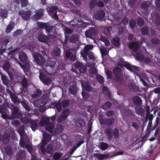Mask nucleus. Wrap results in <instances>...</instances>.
<instances>
[{"mask_svg":"<svg viewBox=\"0 0 160 160\" xmlns=\"http://www.w3.org/2000/svg\"><path fill=\"white\" fill-rule=\"evenodd\" d=\"M115 73V79L116 82L122 83L123 81V75L121 74V70L118 68H115L113 70Z\"/></svg>","mask_w":160,"mask_h":160,"instance_id":"dca6fc26","label":"nucleus"},{"mask_svg":"<svg viewBox=\"0 0 160 160\" xmlns=\"http://www.w3.org/2000/svg\"><path fill=\"white\" fill-rule=\"evenodd\" d=\"M141 52H137L136 53L135 57L136 59L139 61H142L144 59V61L145 63L148 64L151 62V59L150 57H146L145 58L144 54L146 56L148 55L149 57H151V55L149 54L146 49L144 47L141 48Z\"/></svg>","mask_w":160,"mask_h":160,"instance_id":"20e7f679","label":"nucleus"},{"mask_svg":"<svg viewBox=\"0 0 160 160\" xmlns=\"http://www.w3.org/2000/svg\"><path fill=\"white\" fill-rule=\"evenodd\" d=\"M132 101L134 105L136 106H141L142 101L141 98L138 96L133 97L132 98Z\"/></svg>","mask_w":160,"mask_h":160,"instance_id":"c85d7f7f","label":"nucleus"},{"mask_svg":"<svg viewBox=\"0 0 160 160\" xmlns=\"http://www.w3.org/2000/svg\"><path fill=\"white\" fill-rule=\"evenodd\" d=\"M109 145L106 143L102 142L100 145V148L102 150H105L108 147Z\"/></svg>","mask_w":160,"mask_h":160,"instance_id":"bf43d9fd","label":"nucleus"},{"mask_svg":"<svg viewBox=\"0 0 160 160\" xmlns=\"http://www.w3.org/2000/svg\"><path fill=\"white\" fill-rule=\"evenodd\" d=\"M115 119L113 117L109 118L106 119V124L108 126H111L114 124Z\"/></svg>","mask_w":160,"mask_h":160,"instance_id":"c03bdc74","label":"nucleus"},{"mask_svg":"<svg viewBox=\"0 0 160 160\" xmlns=\"http://www.w3.org/2000/svg\"><path fill=\"white\" fill-rule=\"evenodd\" d=\"M10 138V134L8 133H5L2 135V141L4 143H8L9 142Z\"/></svg>","mask_w":160,"mask_h":160,"instance_id":"4c0bfd02","label":"nucleus"},{"mask_svg":"<svg viewBox=\"0 0 160 160\" xmlns=\"http://www.w3.org/2000/svg\"><path fill=\"white\" fill-rule=\"evenodd\" d=\"M20 0H13L10 5V10L12 11H18L20 8Z\"/></svg>","mask_w":160,"mask_h":160,"instance_id":"412c9836","label":"nucleus"},{"mask_svg":"<svg viewBox=\"0 0 160 160\" xmlns=\"http://www.w3.org/2000/svg\"><path fill=\"white\" fill-rule=\"evenodd\" d=\"M100 50L102 54V57L108 54L107 49L106 47L103 46H101L99 47Z\"/></svg>","mask_w":160,"mask_h":160,"instance_id":"de8ad7c7","label":"nucleus"},{"mask_svg":"<svg viewBox=\"0 0 160 160\" xmlns=\"http://www.w3.org/2000/svg\"><path fill=\"white\" fill-rule=\"evenodd\" d=\"M42 94V92L39 89H36L31 95V97L33 98H38Z\"/></svg>","mask_w":160,"mask_h":160,"instance_id":"e433bc0d","label":"nucleus"},{"mask_svg":"<svg viewBox=\"0 0 160 160\" xmlns=\"http://www.w3.org/2000/svg\"><path fill=\"white\" fill-rule=\"evenodd\" d=\"M15 23L11 21L10 22L9 24L7 26L6 30V32L8 33L11 32L15 26Z\"/></svg>","mask_w":160,"mask_h":160,"instance_id":"58836bf2","label":"nucleus"},{"mask_svg":"<svg viewBox=\"0 0 160 160\" xmlns=\"http://www.w3.org/2000/svg\"><path fill=\"white\" fill-rule=\"evenodd\" d=\"M112 136H113L114 138L117 139L119 137V130L117 128H115L113 130H112Z\"/></svg>","mask_w":160,"mask_h":160,"instance_id":"4d7b16f0","label":"nucleus"},{"mask_svg":"<svg viewBox=\"0 0 160 160\" xmlns=\"http://www.w3.org/2000/svg\"><path fill=\"white\" fill-rule=\"evenodd\" d=\"M46 143H43L40 146L39 152L43 155H45L46 153L51 154L53 151V146L51 144L48 145L47 148L46 149Z\"/></svg>","mask_w":160,"mask_h":160,"instance_id":"9b49d317","label":"nucleus"},{"mask_svg":"<svg viewBox=\"0 0 160 160\" xmlns=\"http://www.w3.org/2000/svg\"><path fill=\"white\" fill-rule=\"evenodd\" d=\"M160 130L159 128H158L156 130L155 133H154V136L156 138L158 137L157 142V144L156 146V148H159L160 149Z\"/></svg>","mask_w":160,"mask_h":160,"instance_id":"473e14b6","label":"nucleus"},{"mask_svg":"<svg viewBox=\"0 0 160 160\" xmlns=\"http://www.w3.org/2000/svg\"><path fill=\"white\" fill-rule=\"evenodd\" d=\"M112 105L111 102H108L104 103L101 107V108L104 110H107L110 108Z\"/></svg>","mask_w":160,"mask_h":160,"instance_id":"603ef678","label":"nucleus"},{"mask_svg":"<svg viewBox=\"0 0 160 160\" xmlns=\"http://www.w3.org/2000/svg\"><path fill=\"white\" fill-rule=\"evenodd\" d=\"M19 58L22 63L26 62L28 59L27 54L23 52H21L19 53Z\"/></svg>","mask_w":160,"mask_h":160,"instance_id":"cd10ccee","label":"nucleus"},{"mask_svg":"<svg viewBox=\"0 0 160 160\" xmlns=\"http://www.w3.org/2000/svg\"><path fill=\"white\" fill-rule=\"evenodd\" d=\"M40 126H45V129L51 133L53 131L54 124L53 123H50V119L48 118H42L39 123Z\"/></svg>","mask_w":160,"mask_h":160,"instance_id":"423d86ee","label":"nucleus"},{"mask_svg":"<svg viewBox=\"0 0 160 160\" xmlns=\"http://www.w3.org/2000/svg\"><path fill=\"white\" fill-rule=\"evenodd\" d=\"M32 13L31 11L30 10L26 11L22 10V11L19 10L18 11L19 14L21 16L22 20H29Z\"/></svg>","mask_w":160,"mask_h":160,"instance_id":"a211bd4d","label":"nucleus"},{"mask_svg":"<svg viewBox=\"0 0 160 160\" xmlns=\"http://www.w3.org/2000/svg\"><path fill=\"white\" fill-rule=\"evenodd\" d=\"M97 6L101 7L104 10H106L105 8L106 7L108 11L109 12L112 11H112L113 10H115L118 9V8L114 4H112L110 5V7L108 5H105L102 0V1H99L98 2L97 1Z\"/></svg>","mask_w":160,"mask_h":160,"instance_id":"2eb2a0df","label":"nucleus"},{"mask_svg":"<svg viewBox=\"0 0 160 160\" xmlns=\"http://www.w3.org/2000/svg\"><path fill=\"white\" fill-rule=\"evenodd\" d=\"M52 137V135L46 132L43 133L42 141L43 142V143H46L47 142L50 141Z\"/></svg>","mask_w":160,"mask_h":160,"instance_id":"f704fd0d","label":"nucleus"},{"mask_svg":"<svg viewBox=\"0 0 160 160\" xmlns=\"http://www.w3.org/2000/svg\"><path fill=\"white\" fill-rule=\"evenodd\" d=\"M70 103L69 101L67 100H62L61 103L62 106L63 108H65L68 106Z\"/></svg>","mask_w":160,"mask_h":160,"instance_id":"69168bd1","label":"nucleus"},{"mask_svg":"<svg viewBox=\"0 0 160 160\" xmlns=\"http://www.w3.org/2000/svg\"><path fill=\"white\" fill-rule=\"evenodd\" d=\"M120 112L123 116H127L129 117L134 116L135 114L132 109H129L128 107H122L119 108Z\"/></svg>","mask_w":160,"mask_h":160,"instance_id":"6ab92c4d","label":"nucleus"},{"mask_svg":"<svg viewBox=\"0 0 160 160\" xmlns=\"http://www.w3.org/2000/svg\"><path fill=\"white\" fill-rule=\"evenodd\" d=\"M141 32L143 35H147L148 32V29L147 27L144 26L142 28Z\"/></svg>","mask_w":160,"mask_h":160,"instance_id":"0e129e2a","label":"nucleus"},{"mask_svg":"<svg viewBox=\"0 0 160 160\" xmlns=\"http://www.w3.org/2000/svg\"><path fill=\"white\" fill-rule=\"evenodd\" d=\"M39 78L44 85H48L51 84L52 81L51 78L46 75L43 72L41 71H39Z\"/></svg>","mask_w":160,"mask_h":160,"instance_id":"ddd939ff","label":"nucleus"},{"mask_svg":"<svg viewBox=\"0 0 160 160\" xmlns=\"http://www.w3.org/2000/svg\"><path fill=\"white\" fill-rule=\"evenodd\" d=\"M108 139H111L112 137V129L111 128H108L105 131Z\"/></svg>","mask_w":160,"mask_h":160,"instance_id":"ea45409f","label":"nucleus"},{"mask_svg":"<svg viewBox=\"0 0 160 160\" xmlns=\"http://www.w3.org/2000/svg\"><path fill=\"white\" fill-rule=\"evenodd\" d=\"M79 38V36L78 34H73L70 37L69 42L72 43H78Z\"/></svg>","mask_w":160,"mask_h":160,"instance_id":"c9c22d12","label":"nucleus"},{"mask_svg":"<svg viewBox=\"0 0 160 160\" xmlns=\"http://www.w3.org/2000/svg\"><path fill=\"white\" fill-rule=\"evenodd\" d=\"M151 41L152 43L154 45L160 44V39L157 37H153L151 39Z\"/></svg>","mask_w":160,"mask_h":160,"instance_id":"3c124183","label":"nucleus"},{"mask_svg":"<svg viewBox=\"0 0 160 160\" xmlns=\"http://www.w3.org/2000/svg\"><path fill=\"white\" fill-rule=\"evenodd\" d=\"M156 2L157 8L151 13L150 20H160V0Z\"/></svg>","mask_w":160,"mask_h":160,"instance_id":"6e6552de","label":"nucleus"},{"mask_svg":"<svg viewBox=\"0 0 160 160\" xmlns=\"http://www.w3.org/2000/svg\"><path fill=\"white\" fill-rule=\"evenodd\" d=\"M128 86L129 88L135 92H138L137 94L138 95L144 97L145 95L147 90L146 88H142L141 90H139V88L133 83H129Z\"/></svg>","mask_w":160,"mask_h":160,"instance_id":"1a4fd4ad","label":"nucleus"},{"mask_svg":"<svg viewBox=\"0 0 160 160\" xmlns=\"http://www.w3.org/2000/svg\"><path fill=\"white\" fill-rule=\"evenodd\" d=\"M73 12L74 13V18L72 20H83V16L82 15V12L78 9H73Z\"/></svg>","mask_w":160,"mask_h":160,"instance_id":"393cba45","label":"nucleus"},{"mask_svg":"<svg viewBox=\"0 0 160 160\" xmlns=\"http://www.w3.org/2000/svg\"><path fill=\"white\" fill-rule=\"evenodd\" d=\"M11 67L10 64L8 62H5L3 66V68L6 71L8 75L10 76L11 78L12 75V73L10 72L9 71V69Z\"/></svg>","mask_w":160,"mask_h":160,"instance_id":"a19ab883","label":"nucleus"},{"mask_svg":"<svg viewBox=\"0 0 160 160\" xmlns=\"http://www.w3.org/2000/svg\"><path fill=\"white\" fill-rule=\"evenodd\" d=\"M12 110V115L14 118H19L21 117L22 115L19 112V109L18 107L15 106L12 104L8 106Z\"/></svg>","mask_w":160,"mask_h":160,"instance_id":"f3484780","label":"nucleus"},{"mask_svg":"<svg viewBox=\"0 0 160 160\" xmlns=\"http://www.w3.org/2000/svg\"><path fill=\"white\" fill-rule=\"evenodd\" d=\"M77 122L78 125H79L80 127H84L86 124V122L84 119L81 118H79Z\"/></svg>","mask_w":160,"mask_h":160,"instance_id":"864d4df0","label":"nucleus"},{"mask_svg":"<svg viewBox=\"0 0 160 160\" xmlns=\"http://www.w3.org/2000/svg\"><path fill=\"white\" fill-rule=\"evenodd\" d=\"M59 8V7L55 5L50 6L47 7V12L54 20H61L59 18L57 14Z\"/></svg>","mask_w":160,"mask_h":160,"instance_id":"0eeeda50","label":"nucleus"},{"mask_svg":"<svg viewBox=\"0 0 160 160\" xmlns=\"http://www.w3.org/2000/svg\"><path fill=\"white\" fill-rule=\"evenodd\" d=\"M142 42L140 41L135 42L129 43L128 44L129 47L131 48L135 52L137 51L140 46V43L142 44Z\"/></svg>","mask_w":160,"mask_h":160,"instance_id":"b1692460","label":"nucleus"},{"mask_svg":"<svg viewBox=\"0 0 160 160\" xmlns=\"http://www.w3.org/2000/svg\"><path fill=\"white\" fill-rule=\"evenodd\" d=\"M7 92L10 95L11 100L14 104H19L21 102V99L18 97V95L13 93L8 89H6Z\"/></svg>","mask_w":160,"mask_h":160,"instance_id":"aec40b11","label":"nucleus"},{"mask_svg":"<svg viewBox=\"0 0 160 160\" xmlns=\"http://www.w3.org/2000/svg\"><path fill=\"white\" fill-rule=\"evenodd\" d=\"M120 39L118 37H114L112 38L113 44L116 46H118L119 45Z\"/></svg>","mask_w":160,"mask_h":160,"instance_id":"6e6d98bb","label":"nucleus"},{"mask_svg":"<svg viewBox=\"0 0 160 160\" xmlns=\"http://www.w3.org/2000/svg\"><path fill=\"white\" fill-rule=\"evenodd\" d=\"M6 153L8 155H11L12 153V151L11 148L10 146H6L5 148Z\"/></svg>","mask_w":160,"mask_h":160,"instance_id":"680f3d73","label":"nucleus"},{"mask_svg":"<svg viewBox=\"0 0 160 160\" xmlns=\"http://www.w3.org/2000/svg\"><path fill=\"white\" fill-rule=\"evenodd\" d=\"M30 123V127L32 130L34 131H35L38 126V123L36 121H32V120Z\"/></svg>","mask_w":160,"mask_h":160,"instance_id":"09e8293b","label":"nucleus"},{"mask_svg":"<svg viewBox=\"0 0 160 160\" xmlns=\"http://www.w3.org/2000/svg\"><path fill=\"white\" fill-rule=\"evenodd\" d=\"M23 78L21 84L23 88H24L25 89H26L28 87V80L27 79L25 76H23Z\"/></svg>","mask_w":160,"mask_h":160,"instance_id":"49530a36","label":"nucleus"},{"mask_svg":"<svg viewBox=\"0 0 160 160\" xmlns=\"http://www.w3.org/2000/svg\"><path fill=\"white\" fill-rule=\"evenodd\" d=\"M66 37L65 38L64 43L63 44V48L65 52V58L66 59H69L71 61H74L76 59V52L68 47L67 45Z\"/></svg>","mask_w":160,"mask_h":160,"instance_id":"7ed1b4c3","label":"nucleus"},{"mask_svg":"<svg viewBox=\"0 0 160 160\" xmlns=\"http://www.w3.org/2000/svg\"><path fill=\"white\" fill-rule=\"evenodd\" d=\"M47 15L44 14L43 9L40 8L36 11V13L33 15L32 20H39L45 19Z\"/></svg>","mask_w":160,"mask_h":160,"instance_id":"4468645a","label":"nucleus"},{"mask_svg":"<svg viewBox=\"0 0 160 160\" xmlns=\"http://www.w3.org/2000/svg\"><path fill=\"white\" fill-rule=\"evenodd\" d=\"M74 66L78 69L81 73H84L87 70L85 65L80 62H77L74 63Z\"/></svg>","mask_w":160,"mask_h":160,"instance_id":"5701e85b","label":"nucleus"},{"mask_svg":"<svg viewBox=\"0 0 160 160\" xmlns=\"http://www.w3.org/2000/svg\"><path fill=\"white\" fill-rule=\"evenodd\" d=\"M93 48V45L88 44L81 51V56L86 61L87 65L89 67L94 66L96 63V59L94 53L90 51Z\"/></svg>","mask_w":160,"mask_h":160,"instance_id":"f03ea898","label":"nucleus"},{"mask_svg":"<svg viewBox=\"0 0 160 160\" xmlns=\"http://www.w3.org/2000/svg\"><path fill=\"white\" fill-rule=\"evenodd\" d=\"M102 92L105 96L109 99H112L109 89L108 87L103 86L102 88Z\"/></svg>","mask_w":160,"mask_h":160,"instance_id":"72a5a7b5","label":"nucleus"},{"mask_svg":"<svg viewBox=\"0 0 160 160\" xmlns=\"http://www.w3.org/2000/svg\"><path fill=\"white\" fill-rule=\"evenodd\" d=\"M21 8L26 7L28 3V0H20Z\"/></svg>","mask_w":160,"mask_h":160,"instance_id":"338daca9","label":"nucleus"},{"mask_svg":"<svg viewBox=\"0 0 160 160\" xmlns=\"http://www.w3.org/2000/svg\"><path fill=\"white\" fill-rule=\"evenodd\" d=\"M29 50L32 52L34 61L35 62L42 67L43 70L47 73L50 74L52 71L55 64H56V61L51 60V58H48L46 63L44 58H43L41 54L35 52L33 51V48L32 47H28Z\"/></svg>","mask_w":160,"mask_h":160,"instance_id":"f257e3e1","label":"nucleus"},{"mask_svg":"<svg viewBox=\"0 0 160 160\" xmlns=\"http://www.w3.org/2000/svg\"><path fill=\"white\" fill-rule=\"evenodd\" d=\"M23 33V30L21 29H18L14 32L13 33V36L14 37H18Z\"/></svg>","mask_w":160,"mask_h":160,"instance_id":"052dcab7","label":"nucleus"},{"mask_svg":"<svg viewBox=\"0 0 160 160\" xmlns=\"http://www.w3.org/2000/svg\"><path fill=\"white\" fill-rule=\"evenodd\" d=\"M111 29V27L104 28L102 30V32L106 35H109L110 34V31Z\"/></svg>","mask_w":160,"mask_h":160,"instance_id":"8fccbe9b","label":"nucleus"},{"mask_svg":"<svg viewBox=\"0 0 160 160\" xmlns=\"http://www.w3.org/2000/svg\"><path fill=\"white\" fill-rule=\"evenodd\" d=\"M108 11V10H104L102 8H100L94 12L93 17L97 20H102L105 16L106 12ZM103 20H106L103 19Z\"/></svg>","mask_w":160,"mask_h":160,"instance_id":"f8f14e48","label":"nucleus"},{"mask_svg":"<svg viewBox=\"0 0 160 160\" xmlns=\"http://www.w3.org/2000/svg\"><path fill=\"white\" fill-rule=\"evenodd\" d=\"M74 21H69V24L70 26L72 27H74L75 29H78L81 27V25L78 24V23L80 22L81 21H76L77 22L75 23L73 22Z\"/></svg>","mask_w":160,"mask_h":160,"instance_id":"37998d69","label":"nucleus"},{"mask_svg":"<svg viewBox=\"0 0 160 160\" xmlns=\"http://www.w3.org/2000/svg\"><path fill=\"white\" fill-rule=\"evenodd\" d=\"M77 90L76 84L71 85L69 88V91L71 94L76 96L77 94Z\"/></svg>","mask_w":160,"mask_h":160,"instance_id":"c756f323","label":"nucleus"},{"mask_svg":"<svg viewBox=\"0 0 160 160\" xmlns=\"http://www.w3.org/2000/svg\"><path fill=\"white\" fill-rule=\"evenodd\" d=\"M38 39L40 42L44 43H47L49 39L47 35L42 33H40L38 34Z\"/></svg>","mask_w":160,"mask_h":160,"instance_id":"bb28decb","label":"nucleus"},{"mask_svg":"<svg viewBox=\"0 0 160 160\" xmlns=\"http://www.w3.org/2000/svg\"><path fill=\"white\" fill-rule=\"evenodd\" d=\"M31 120L30 118L26 117H22L21 118L22 122L24 124L30 123L31 122Z\"/></svg>","mask_w":160,"mask_h":160,"instance_id":"13d9d810","label":"nucleus"},{"mask_svg":"<svg viewBox=\"0 0 160 160\" xmlns=\"http://www.w3.org/2000/svg\"><path fill=\"white\" fill-rule=\"evenodd\" d=\"M54 109L55 110L56 112V111L58 112H60L62 109L61 105L60 103H55L54 105Z\"/></svg>","mask_w":160,"mask_h":160,"instance_id":"5fc2aeb1","label":"nucleus"},{"mask_svg":"<svg viewBox=\"0 0 160 160\" xmlns=\"http://www.w3.org/2000/svg\"><path fill=\"white\" fill-rule=\"evenodd\" d=\"M62 156L61 153L58 152H56L54 153L53 156L55 160H58Z\"/></svg>","mask_w":160,"mask_h":160,"instance_id":"774afa93","label":"nucleus"},{"mask_svg":"<svg viewBox=\"0 0 160 160\" xmlns=\"http://www.w3.org/2000/svg\"><path fill=\"white\" fill-rule=\"evenodd\" d=\"M8 14V11L5 9H0V18L2 20H4L7 18Z\"/></svg>","mask_w":160,"mask_h":160,"instance_id":"2f4dec72","label":"nucleus"},{"mask_svg":"<svg viewBox=\"0 0 160 160\" xmlns=\"http://www.w3.org/2000/svg\"><path fill=\"white\" fill-rule=\"evenodd\" d=\"M89 6L91 9L94 10L97 6V1L90 0L89 2Z\"/></svg>","mask_w":160,"mask_h":160,"instance_id":"a18cd8bd","label":"nucleus"},{"mask_svg":"<svg viewBox=\"0 0 160 160\" xmlns=\"http://www.w3.org/2000/svg\"><path fill=\"white\" fill-rule=\"evenodd\" d=\"M48 100L46 98L42 96L40 100L34 101L32 103L36 108V109L43 111L44 110L45 106L48 103Z\"/></svg>","mask_w":160,"mask_h":160,"instance_id":"39448f33","label":"nucleus"},{"mask_svg":"<svg viewBox=\"0 0 160 160\" xmlns=\"http://www.w3.org/2000/svg\"><path fill=\"white\" fill-rule=\"evenodd\" d=\"M71 113V112L68 108L63 109L60 115L57 119L58 122L61 123L68 120V117L70 115Z\"/></svg>","mask_w":160,"mask_h":160,"instance_id":"9d476101","label":"nucleus"},{"mask_svg":"<svg viewBox=\"0 0 160 160\" xmlns=\"http://www.w3.org/2000/svg\"><path fill=\"white\" fill-rule=\"evenodd\" d=\"M85 35L86 37L92 39L93 36L96 35L95 30L93 28H90L87 30Z\"/></svg>","mask_w":160,"mask_h":160,"instance_id":"a878e982","label":"nucleus"},{"mask_svg":"<svg viewBox=\"0 0 160 160\" xmlns=\"http://www.w3.org/2000/svg\"><path fill=\"white\" fill-rule=\"evenodd\" d=\"M18 63L23 70L24 72H25L29 71L30 68V65L29 63L27 62L24 63H22V64L21 62H19Z\"/></svg>","mask_w":160,"mask_h":160,"instance_id":"7c9ffc66","label":"nucleus"},{"mask_svg":"<svg viewBox=\"0 0 160 160\" xmlns=\"http://www.w3.org/2000/svg\"><path fill=\"white\" fill-rule=\"evenodd\" d=\"M61 47L60 46H57L52 51L51 55L54 59H57V57H59L60 56Z\"/></svg>","mask_w":160,"mask_h":160,"instance_id":"4be33fe9","label":"nucleus"},{"mask_svg":"<svg viewBox=\"0 0 160 160\" xmlns=\"http://www.w3.org/2000/svg\"><path fill=\"white\" fill-rule=\"evenodd\" d=\"M96 78L100 83L101 84L103 83L104 81V78L101 75L99 74L97 75Z\"/></svg>","mask_w":160,"mask_h":160,"instance_id":"e2e57ef3","label":"nucleus"},{"mask_svg":"<svg viewBox=\"0 0 160 160\" xmlns=\"http://www.w3.org/2000/svg\"><path fill=\"white\" fill-rule=\"evenodd\" d=\"M135 110L136 114L139 115H142L144 113V111L143 108L141 106H137L135 107Z\"/></svg>","mask_w":160,"mask_h":160,"instance_id":"79ce46f5","label":"nucleus"}]
</instances>
